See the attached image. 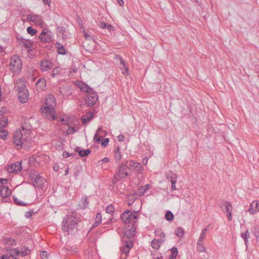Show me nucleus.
Segmentation results:
<instances>
[{
  "label": "nucleus",
  "instance_id": "obj_1",
  "mask_svg": "<svg viewBox=\"0 0 259 259\" xmlns=\"http://www.w3.org/2000/svg\"><path fill=\"white\" fill-rule=\"evenodd\" d=\"M22 130H17L14 133L13 142L14 144L20 148L25 143H28L31 140L30 136L31 126L27 123H23L22 125Z\"/></svg>",
  "mask_w": 259,
  "mask_h": 259
},
{
  "label": "nucleus",
  "instance_id": "obj_2",
  "mask_svg": "<svg viewBox=\"0 0 259 259\" xmlns=\"http://www.w3.org/2000/svg\"><path fill=\"white\" fill-rule=\"evenodd\" d=\"M78 222L79 221L77 218L76 214L67 216L62 222L63 231L67 232L68 234L73 233L74 230L76 229L77 222Z\"/></svg>",
  "mask_w": 259,
  "mask_h": 259
},
{
  "label": "nucleus",
  "instance_id": "obj_3",
  "mask_svg": "<svg viewBox=\"0 0 259 259\" xmlns=\"http://www.w3.org/2000/svg\"><path fill=\"white\" fill-rule=\"evenodd\" d=\"M10 69L14 73L19 72L22 67V62L20 57L15 55L12 57L10 61Z\"/></svg>",
  "mask_w": 259,
  "mask_h": 259
},
{
  "label": "nucleus",
  "instance_id": "obj_4",
  "mask_svg": "<svg viewBox=\"0 0 259 259\" xmlns=\"http://www.w3.org/2000/svg\"><path fill=\"white\" fill-rule=\"evenodd\" d=\"M54 35L52 32L48 29H44L39 34V38L41 41L49 43L53 39Z\"/></svg>",
  "mask_w": 259,
  "mask_h": 259
},
{
  "label": "nucleus",
  "instance_id": "obj_5",
  "mask_svg": "<svg viewBox=\"0 0 259 259\" xmlns=\"http://www.w3.org/2000/svg\"><path fill=\"white\" fill-rule=\"evenodd\" d=\"M17 95L19 100L21 103H24L27 102L28 97H29V94L25 85H22L21 88L19 87V91Z\"/></svg>",
  "mask_w": 259,
  "mask_h": 259
},
{
  "label": "nucleus",
  "instance_id": "obj_6",
  "mask_svg": "<svg viewBox=\"0 0 259 259\" xmlns=\"http://www.w3.org/2000/svg\"><path fill=\"white\" fill-rule=\"evenodd\" d=\"M41 110L43 116L46 118L50 120H54L56 118L54 108L51 109L49 107L44 106L41 108Z\"/></svg>",
  "mask_w": 259,
  "mask_h": 259
},
{
  "label": "nucleus",
  "instance_id": "obj_7",
  "mask_svg": "<svg viewBox=\"0 0 259 259\" xmlns=\"http://www.w3.org/2000/svg\"><path fill=\"white\" fill-rule=\"evenodd\" d=\"M98 100V96L96 92L94 91L87 94L85 98V103L88 106H92L96 104Z\"/></svg>",
  "mask_w": 259,
  "mask_h": 259
},
{
  "label": "nucleus",
  "instance_id": "obj_8",
  "mask_svg": "<svg viewBox=\"0 0 259 259\" xmlns=\"http://www.w3.org/2000/svg\"><path fill=\"white\" fill-rule=\"evenodd\" d=\"M221 207L222 210L226 213L228 220L229 221L232 220V206L230 202L227 201H223L221 204Z\"/></svg>",
  "mask_w": 259,
  "mask_h": 259
},
{
  "label": "nucleus",
  "instance_id": "obj_9",
  "mask_svg": "<svg viewBox=\"0 0 259 259\" xmlns=\"http://www.w3.org/2000/svg\"><path fill=\"white\" fill-rule=\"evenodd\" d=\"M124 163L125 164V166L127 167L130 174L132 170H134L139 172H141L142 165L140 163L133 162L132 161H126Z\"/></svg>",
  "mask_w": 259,
  "mask_h": 259
},
{
  "label": "nucleus",
  "instance_id": "obj_10",
  "mask_svg": "<svg viewBox=\"0 0 259 259\" xmlns=\"http://www.w3.org/2000/svg\"><path fill=\"white\" fill-rule=\"evenodd\" d=\"M129 175H130V171L125 166V163H122L119 168L117 176H116L115 178L117 179L118 177L119 179H124Z\"/></svg>",
  "mask_w": 259,
  "mask_h": 259
},
{
  "label": "nucleus",
  "instance_id": "obj_11",
  "mask_svg": "<svg viewBox=\"0 0 259 259\" xmlns=\"http://www.w3.org/2000/svg\"><path fill=\"white\" fill-rule=\"evenodd\" d=\"M32 179H33L32 180V184L35 187L38 189H41L42 188L45 180L43 179L42 177L36 175L32 177Z\"/></svg>",
  "mask_w": 259,
  "mask_h": 259
},
{
  "label": "nucleus",
  "instance_id": "obj_12",
  "mask_svg": "<svg viewBox=\"0 0 259 259\" xmlns=\"http://www.w3.org/2000/svg\"><path fill=\"white\" fill-rule=\"evenodd\" d=\"M0 194L3 199H5V202H7L8 201V198L11 194V191L7 186L0 188Z\"/></svg>",
  "mask_w": 259,
  "mask_h": 259
},
{
  "label": "nucleus",
  "instance_id": "obj_13",
  "mask_svg": "<svg viewBox=\"0 0 259 259\" xmlns=\"http://www.w3.org/2000/svg\"><path fill=\"white\" fill-rule=\"evenodd\" d=\"M21 169V162L18 161L10 165L8 167V171L10 173L20 171Z\"/></svg>",
  "mask_w": 259,
  "mask_h": 259
},
{
  "label": "nucleus",
  "instance_id": "obj_14",
  "mask_svg": "<svg viewBox=\"0 0 259 259\" xmlns=\"http://www.w3.org/2000/svg\"><path fill=\"white\" fill-rule=\"evenodd\" d=\"M36 91L40 92L46 88V80L44 78H39L35 83Z\"/></svg>",
  "mask_w": 259,
  "mask_h": 259
},
{
  "label": "nucleus",
  "instance_id": "obj_15",
  "mask_svg": "<svg viewBox=\"0 0 259 259\" xmlns=\"http://www.w3.org/2000/svg\"><path fill=\"white\" fill-rule=\"evenodd\" d=\"M122 221L125 224H129L132 220V212L130 210H125L121 215Z\"/></svg>",
  "mask_w": 259,
  "mask_h": 259
},
{
  "label": "nucleus",
  "instance_id": "obj_16",
  "mask_svg": "<svg viewBox=\"0 0 259 259\" xmlns=\"http://www.w3.org/2000/svg\"><path fill=\"white\" fill-rule=\"evenodd\" d=\"M53 67L52 63L47 60H42L40 64V69L42 71H47Z\"/></svg>",
  "mask_w": 259,
  "mask_h": 259
},
{
  "label": "nucleus",
  "instance_id": "obj_17",
  "mask_svg": "<svg viewBox=\"0 0 259 259\" xmlns=\"http://www.w3.org/2000/svg\"><path fill=\"white\" fill-rule=\"evenodd\" d=\"M56 106L55 99L54 97L52 95H49L47 97L45 105L44 106H47L51 109L54 108V107Z\"/></svg>",
  "mask_w": 259,
  "mask_h": 259
},
{
  "label": "nucleus",
  "instance_id": "obj_18",
  "mask_svg": "<svg viewBox=\"0 0 259 259\" xmlns=\"http://www.w3.org/2000/svg\"><path fill=\"white\" fill-rule=\"evenodd\" d=\"M259 210V202L257 201H253L249 206L248 209L249 212L251 214H254Z\"/></svg>",
  "mask_w": 259,
  "mask_h": 259
},
{
  "label": "nucleus",
  "instance_id": "obj_19",
  "mask_svg": "<svg viewBox=\"0 0 259 259\" xmlns=\"http://www.w3.org/2000/svg\"><path fill=\"white\" fill-rule=\"evenodd\" d=\"M27 19L29 21H32L37 24L41 23V18L38 15L30 14L27 16Z\"/></svg>",
  "mask_w": 259,
  "mask_h": 259
},
{
  "label": "nucleus",
  "instance_id": "obj_20",
  "mask_svg": "<svg viewBox=\"0 0 259 259\" xmlns=\"http://www.w3.org/2000/svg\"><path fill=\"white\" fill-rule=\"evenodd\" d=\"M56 46L57 49V52L59 54L65 55L67 54L66 50L60 42H57Z\"/></svg>",
  "mask_w": 259,
  "mask_h": 259
},
{
  "label": "nucleus",
  "instance_id": "obj_21",
  "mask_svg": "<svg viewBox=\"0 0 259 259\" xmlns=\"http://www.w3.org/2000/svg\"><path fill=\"white\" fill-rule=\"evenodd\" d=\"M94 116L93 112H89L87 114L83 115L81 118V121L85 124L91 121Z\"/></svg>",
  "mask_w": 259,
  "mask_h": 259
},
{
  "label": "nucleus",
  "instance_id": "obj_22",
  "mask_svg": "<svg viewBox=\"0 0 259 259\" xmlns=\"http://www.w3.org/2000/svg\"><path fill=\"white\" fill-rule=\"evenodd\" d=\"M120 69L122 70V73L125 75L128 74V68L125 66V63L123 59L121 58H120Z\"/></svg>",
  "mask_w": 259,
  "mask_h": 259
},
{
  "label": "nucleus",
  "instance_id": "obj_23",
  "mask_svg": "<svg viewBox=\"0 0 259 259\" xmlns=\"http://www.w3.org/2000/svg\"><path fill=\"white\" fill-rule=\"evenodd\" d=\"M151 188V186L148 184H146L145 186H141L139 188V195L140 196H143L147 190Z\"/></svg>",
  "mask_w": 259,
  "mask_h": 259
},
{
  "label": "nucleus",
  "instance_id": "obj_24",
  "mask_svg": "<svg viewBox=\"0 0 259 259\" xmlns=\"http://www.w3.org/2000/svg\"><path fill=\"white\" fill-rule=\"evenodd\" d=\"M76 151L81 157H85L88 156L91 153V150L89 149L86 150H79V147H76Z\"/></svg>",
  "mask_w": 259,
  "mask_h": 259
},
{
  "label": "nucleus",
  "instance_id": "obj_25",
  "mask_svg": "<svg viewBox=\"0 0 259 259\" xmlns=\"http://www.w3.org/2000/svg\"><path fill=\"white\" fill-rule=\"evenodd\" d=\"M79 87L81 91L86 92L87 94H89L90 92L93 91V90L91 88L85 83L81 84Z\"/></svg>",
  "mask_w": 259,
  "mask_h": 259
},
{
  "label": "nucleus",
  "instance_id": "obj_26",
  "mask_svg": "<svg viewBox=\"0 0 259 259\" xmlns=\"http://www.w3.org/2000/svg\"><path fill=\"white\" fill-rule=\"evenodd\" d=\"M88 203L89 201L88 200V197L85 196L84 197H82L80 200L79 203V206L81 208H85L87 206Z\"/></svg>",
  "mask_w": 259,
  "mask_h": 259
},
{
  "label": "nucleus",
  "instance_id": "obj_27",
  "mask_svg": "<svg viewBox=\"0 0 259 259\" xmlns=\"http://www.w3.org/2000/svg\"><path fill=\"white\" fill-rule=\"evenodd\" d=\"M103 130L101 128H99L96 132L95 135L94 136V139L97 141L98 142H100L101 141V139L103 138L102 135H100V132H102Z\"/></svg>",
  "mask_w": 259,
  "mask_h": 259
},
{
  "label": "nucleus",
  "instance_id": "obj_28",
  "mask_svg": "<svg viewBox=\"0 0 259 259\" xmlns=\"http://www.w3.org/2000/svg\"><path fill=\"white\" fill-rule=\"evenodd\" d=\"M20 250V256H26V255H28L30 252V250L29 249V248L26 247L21 248L20 250Z\"/></svg>",
  "mask_w": 259,
  "mask_h": 259
},
{
  "label": "nucleus",
  "instance_id": "obj_29",
  "mask_svg": "<svg viewBox=\"0 0 259 259\" xmlns=\"http://www.w3.org/2000/svg\"><path fill=\"white\" fill-rule=\"evenodd\" d=\"M62 89H64V94H63L64 97H67L72 94L71 88L70 86L67 87H62Z\"/></svg>",
  "mask_w": 259,
  "mask_h": 259
},
{
  "label": "nucleus",
  "instance_id": "obj_30",
  "mask_svg": "<svg viewBox=\"0 0 259 259\" xmlns=\"http://www.w3.org/2000/svg\"><path fill=\"white\" fill-rule=\"evenodd\" d=\"M5 243L10 245H16V241L10 237H6L4 239Z\"/></svg>",
  "mask_w": 259,
  "mask_h": 259
},
{
  "label": "nucleus",
  "instance_id": "obj_31",
  "mask_svg": "<svg viewBox=\"0 0 259 259\" xmlns=\"http://www.w3.org/2000/svg\"><path fill=\"white\" fill-rule=\"evenodd\" d=\"M8 250L11 251L10 256L11 257H14V255H16L17 256H20V250H18L17 248H10L9 249H8Z\"/></svg>",
  "mask_w": 259,
  "mask_h": 259
},
{
  "label": "nucleus",
  "instance_id": "obj_32",
  "mask_svg": "<svg viewBox=\"0 0 259 259\" xmlns=\"http://www.w3.org/2000/svg\"><path fill=\"white\" fill-rule=\"evenodd\" d=\"M178 249L177 247H174L171 249V256L169 259H176L178 254Z\"/></svg>",
  "mask_w": 259,
  "mask_h": 259
},
{
  "label": "nucleus",
  "instance_id": "obj_33",
  "mask_svg": "<svg viewBox=\"0 0 259 259\" xmlns=\"http://www.w3.org/2000/svg\"><path fill=\"white\" fill-rule=\"evenodd\" d=\"M8 123V119L6 116L0 118V128L3 129Z\"/></svg>",
  "mask_w": 259,
  "mask_h": 259
},
{
  "label": "nucleus",
  "instance_id": "obj_34",
  "mask_svg": "<svg viewBox=\"0 0 259 259\" xmlns=\"http://www.w3.org/2000/svg\"><path fill=\"white\" fill-rule=\"evenodd\" d=\"M115 160L117 161H119L121 159V154L119 151V147H117L116 150H115V154H114Z\"/></svg>",
  "mask_w": 259,
  "mask_h": 259
},
{
  "label": "nucleus",
  "instance_id": "obj_35",
  "mask_svg": "<svg viewBox=\"0 0 259 259\" xmlns=\"http://www.w3.org/2000/svg\"><path fill=\"white\" fill-rule=\"evenodd\" d=\"M101 214L99 212L97 213L96 215V218L95 219V224L93 226V228H94L97 226H98L100 223H101Z\"/></svg>",
  "mask_w": 259,
  "mask_h": 259
},
{
  "label": "nucleus",
  "instance_id": "obj_36",
  "mask_svg": "<svg viewBox=\"0 0 259 259\" xmlns=\"http://www.w3.org/2000/svg\"><path fill=\"white\" fill-rule=\"evenodd\" d=\"M203 241L199 242V240H198V243L197 246V250L200 252H206V249L205 247L202 244Z\"/></svg>",
  "mask_w": 259,
  "mask_h": 259
},
{
  "label": "nucleus",
  "instance_id": "obj_37",
  "mask_svg": "<svg viewBox=\"0 0 259 259\" xmlns=\"http://www.w3.org/2000/svg\"><path fill=\"white\" fill-rule=\"evenodd\" d=\"M208 230V226H207L206 228H204L201 233H200V236L198 238V240H199V242L203 241V239L206 235V231Z\"/></svg>",
  "mask_w": 259,
  "mask_h": 259
},
{
  "label": "nucleus",
  "instance_id": "obj_38",
  "mask_svg": "<svg viewBox=\"0 0 259 259\" xmlns=\"http://www.w3.org/2000/svg\"><path fill=\"white\" fill-rule=\"evenodd\" d=\"M249 236V234L248 231L247 230L245 231V233H241V237L244 239L246 245H247V239Z\"/></svg>",
  "mask_w": 259,
  "mask_h": 259
},
{
  "label": "nucleus",
  "instance_id": "obj_39",
  "mask_svg": "<svg viewBox=\"0 0 259 259\" xmlns=\"http://www.w3.org/2000/svg\"><path fill=\"white\" fill-rule=\"evenodd\" d=\"M165 219L167 221H172L174 219V214L172 213L168 210L166 212L165 214Z\"/></svg>",
  "mask_w": 259,
  "mask_h": 259
},
{
  "label": "nucleus",
  "instance_id": "obj_40",
  "mask_svg": "<svg viewBox=\"0 0 259 259\" xmlns=\"http://www.w3.org/2000/svg\"><path fill=\"white\" fill-rule=\"evenodd\" d=\"M175 233H176L177 236H178V237H182L184 235V231L183 229H182V228H178L176 230Z\"/></svg>",
  "mask_w": 259,
  "mask_h": 259
},
{
  "label": "nucleus",
  "instance_id": "obj_41",
  "mask_svg": "<svg viewBox=\"0 0 259 259\" xmlns=\"http://www.w3.org/2000/svg\"><path fill=\"white\" fill-rule=\"evenodd\" d=\"M13 199L15 203L17 204L18 205L25 206L27 204V203H23L16 197H13Z\"/></svg>",
  "mask_w": 259,
  "mask_h": 259
},
{
  "label": "nucleus",
  "instance_id": "obj_42",
  "mask_svg": "<svg viewBox=\"0 0 259 259\" xmlns=\"http://www.w3.org/2000/svg\"><path fill=\"white\" fill-rule=\"evenodd\" d=\"M114 211V207L112 205H109L106 208V212L108 213L111 214Z\"/></svg>",
  "mask_w": 259,
  "mask_h": 259
},
{
  "label": "nucleus",
  "instance_id": "obj_43",
  "mask_svg": "<svg viewBox=\"0 0 259 259\" xmlns=\"http://www.w3.org/2000/svg\"><path fill=\"white\" fill-rule=\"evenodd\" d=\"M28 33L31 35H34L36 33V30L33 29L31 26H29L27 28Z\"/></svg>",
  "mask_w": 259,
  "mask_h": 259
},
{
  "label": "nucleus",
  "instance_id": "obj_44",
  "mask_svg": "<svg viewBox=\"0 0 259 259\" xmlns=\"http://www.w3.org/2000/svg\"><path fill=\"white\" fill-rule=\"evenodd\" d=\"M151 246L153 248L155 249H158L160 247V246L156 241V239H153V241H152Z\"/></svg>",
  "mask_w": 259,
  "mask_h": 259
},
{
  "label": "nucleus",
  "instance_id": "obj_45",
  "mask_svg": "<svg viewBox=\"0 0 259 259\" xmlns=\"http://www.w3.org/2000/svg\"><path fill=\"white\" fill-rule=\"evenodd\" d=\"M253 232L257 238H259V227L256 226L253 228Z\"/></svg>",
  "mask_w": 259,
  "mask_h": 259
},
{
  "label": "nucleus",
  "instance_id": "obj_46",
  "mask_svg": "<svg viewBox=\"0 0 259 259\" xmlns=\"http://www.w3.org/2000/svg\"><path fill=\"white\" fill-rule=\"evenodd\" d=\"M8 183V180L6 179H0V188L7 186L6 185Z\"/></svg>",
  "mask_w": 259,
  "mask_h": 259
},
{
  "label": "nucleus",
  "instance_id": "obj_47",
  "mask_svg": "<svg viewBox=\"0 0 259 259\" xmlns=\"http://www.w3.org/2000/svg\"><path fill=\"white\" fill-rule=\"evenodd\" d=\"M155 234L156 236L160 237H165V235L163 232H161L160 230L157 229L155 231Z\"/></svg>",
  "mask_w": 259,
  "mask_h": 259
},
{
  "label": "nucleus",
  "instance_id": "obj_48",
  "mask_svg": "<svg viewBox=\"0 0 259 259\" xmlns=\"http://www.w3.org/2000/svg\"><path fill=\"white\" fill-rule=\"evenodd\" d=\"M8 135V132L5 130H0V137L5 139Z\"/></svg>",
  "mask_w": 259,
  "mask_h": 259
},
{
  "label": "nucleus",
  "instance_id": "obj_49",
  "mask_svg": "<svg viewBox=\"0 0 259 259\" xmlns=\"http://www.w3.org/2000/svg\"><path fill=\"white\" fill-rule=\"evenodd\" d=\"M173 178H177L176 174L172 172H169L167 174V179L170 182V180H173Z\"/></svg>",
  "mask_w": 259,
  "mask_h": 259
},
{
  "label": "nucleus",
  "instance_id": "obj_50",
  "mask_svg": "<svg viewBox=\"0 0 259 259\" xmlns=\"http://www.w3.org/2000/svg\"><path fill=\"white\" fill-rule=\"evenodd\" d=\"M133 243L132 241H126V242L125 243L124 247L125 248H127V249H130L131 248L133 247Z\"/></svg>",
  "mask_w": 259,
  "mask_h": 259
},
{
  "label": "nucleus",
  "instance_id": "obj_51",
  "mask_svg": "<svg viewBox=\"0 0 259 259\" xmlns=\"http://www.w3.org/2000/svg\"><path fill=\"white\" fill-rule=\"evenodd\" d=\"M73 155H76V154L75 153H69V152H68L67 151H64L62 154V156L64 158H67L70 156H73Z\"/></svg>",
  "mask_w": 259,
  "mask_h": 259
},
{
  "label": "nucleus",
  "instance_id": "obj_52",
  "mask_svg": "<svg viewBox=\"0 0 259 259\" xmlns=\"http://www.w3.org/2000/svg\"><path fill=\"white\" fill-rule=\"evenodd\" d=\"M109 142L108 138H105L101 143V145L103 147H105Z\"/></svg>",
  "mask_w": 259,
  "mask_h": 259
},
{
  "label": "nucleus",
  "instance_id": "obj_53",
  "mask_svg": "<svg viewBox=\"0 0 259 259\" xmlns=\"http://www.w3.org/2000/svg\"><path fill=\"white\" fill-rule=\"evenodd\" d=\"M124 234L128 238H132V237H133L134 236L133 235V233H131V232L129 231L128 230H126L124 232Z\"/></svg>",
  "mask_w": 259,
  "mask_h": 259
},
{
  "label": "nucleus",
  "instance_id": "obj_54",
  "mask_svg": "<svg viewBox=\"0 0 259 259\" xmlns=\"http://www.w3.org/2000/svg\"><path fill=\"white\" fill-rule=\"evenodd\" d=\"M138 217H139V214H138V212H135L133 215L132 214V220H133V223H136V220L138 218Z\"/></svg>",
  "mask_w": 259,
  "mask_h": 259
},
{
  "label": "nucleus",
  "instance_id": "obj_55",
  "mask_svg": "<svg viewBox=\"0 0 259 259\" xmlns=\"http://www.w3.org/2000/svg\"><path fill=\"white\" fill-rule=\"evenodd\" d=\"M49 254L46 251H43L40 253V256L42 259L47 258Z\"/></svg>",
  "mask_w": 259,
  "mask_h": 259
},
{
  "label": "nucleus",
  "instance_id": "obj_56",
  "mask_svg": "<svg viewBox=\"0 0 259 259\" xmlns=\"http://www.w3.org/2000/svg\"><path fill=\"white\" fill-rule=\"evenodd\" d=\"M165 237H160V239H156L159 246H160V245L164 242Z\"/></svg>",
  "mask_w": 259,
  "mask_h": 259
},
{
  "label": "nucleus",
  "instance_id": "obj_57",
  "mask_svg": "<svg viewBox=\"0 0 259 259\" xmlns=\"http://www.w3.org/2000/svg\"><path fill=\"white\" fill-rule=\"evenodd\" d=\"M33 211H26L25 214V217L27 218H30L33 214Z\"/></svg>",
  "mask_w": 259,
  "mask_h": 259
},
{
  "label": "nucleus",
  "instance_id": "obj_58",
  "mask_svg": "<svg viewBox=\"0 0 259 259\" xmlns=\"http://www.w3.org/2000/svg\"><path fill=\"white\" fill-rule=\"evenodd\" d=\"M58 74V68H54L51 75H52V77H54Z\"/></svg>",
  "mask_w": 259,
  "mask_h": 259
},
{
  "label": "nucleus",
  "instance_id": "obj_59",
  "mask_svg": "<svg viewBox=\"0 0 259 259\" xmlns=\"http://www.w3.org/2000/svg\"><path fill=\"white\" fill-rule=\"evenodd\" d=\"M109 158H108V157H105L103 159H102L101 160L99 161V162L100 163L101 162L102 164L104 163H107V162H108L109 161Z\"/></svg>",
  "mask_w": 259,
  "mask_h": 259
},
{
  "label": "nucleus",
  "instance_id": "obj_60",
  "mask_svg": "<svg viewBox=\"0 0 259 259\" xmlns=\"http://www.w3.org/2000/svg\"><path fill=\"white\" fill-rule=\"evenodd\" d=\"M106 23L104 22H100L99 24V26L100 28H105L106 26Z\"/></svg>",
  "mask_w": 259,
  "mask_h": 259
},
{
  "label": "nucleus",
  "instance_id": "obj_61",
  "mask_svg": "<svg viewBox=\"0 0 259 259\" xmlns=\"http://www.w3.org/2000/svg\"><path fill=\"white\" fill-rule=\"evenodd\" d=\"M113 28H114L113 26L112 25H111V24H109L108 23L106 24L105 28H107L109 31H111V30H113Z\"/></svg>",
  "mask_w": 259,
  "mask_h": 259
},
{
  "label": "nucleus",
  "instance_id": "obj_62",
  "mask_svg": "<svg viewBox=\"0 0 259 259\" xmlns=\"http://www.w3.org/2000/svg\"><path fill=\"white\" fill-rule=\"evenodd\" d=\"M58 94L62 96L64 94V89H62V87L59 88Z\"/></svg>",
  "mask_w": 259,
  "mask_h": 259
},
{
  "label": "nucleus",
  "instance_id": "obj_63",
  "mask_svg": "<svg viewBox=\"0 0 259 259\" xmlns=\"http://www.w3.org/2000/svg\"><path fill=\"white\" fill-rule=\"evenodd\" d=\"M117 139H118V140L120 142H122L124 141V137L123 135H119L118 137H117Z\"/></svg>",
  "mask_w": 259,
  "mask_h": 259
},
{
  "label": "nucleus",
  "instance_id": "obj_64",
  "mask_svg": "<svg viewBox=\"0 0 259 259\" xmlns=\"http://www.w3.org/2000/svg\"><path fill=\"white\" fill-rule=\"evenodd\" d=\"M11 256L8 255V254L3 255L0 259H10Z\"/></svg>",
  "mask_w": 259,
  "mask_h": 259
}]
</instances>
